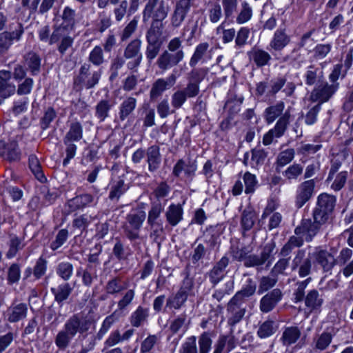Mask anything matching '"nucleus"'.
Returning a JSON list of instances; mask_svg holds the SVG:
<instances>
[{
	"instance_id": "2f4dec72",
	"label": "nucleus",
	"mask_w": 353,
	"mask_h": 353,
	"mask_svg": "<svg viewBox=\"0 0 353 353\" xmlns=\"http://www.w3.org/2000/svg\"><path fill=\"white\" fill-rule=\"evenodd\" d=\"M11 79V73L9 71H0V97L6 99L14 94L16 91L14 84L10 81Z\"/></svg>"
},
{
	"instance_id": "5701e85b",
	"label": "nucleus",
	"mask_w": 353,
	"mask_h": 353,
	"mask_svg": "<svg viewBox=\"0 0 353 353\" xmlns=\"http://www.w3.org/2000/svg\"><path fill=\"white\" fill-rule=\"evenodd\" d=\"M314 261L319 265L324 272L330 271L336 265L334 255L327 250L316 248L312 254Z\"/></svg>"
},
{
	"instance_id": "052dcab7",
	"label": "nucleus",
	"mask_w": 353,
	"mask_h": 353,
	"mask_svg": "<svg viewBox=\"0 0 353 353\" xmlns=\"http://www.w3.org/2000/svg\"><path fill=\"white\" fill-rule=\"evenodd\" d=\"M135 298L134 289L128 290L117 302V310L119 312L127 311Z\"/></svg>"
},
{
	"instance_id": "0e129e2a",
	"label": "nucleus",
	"mask_w": 353,
	"mask_h": 353,
	"mask_svg": "<svg viewBox=\"0 0 353 353\" xmlns=\"http://www.w3.org/2000/svg\"><path fill=\"white\" fill-rule=\"evenodd\" d=\"M189 321H188V316L186 314L183 313L177 316L170 323V330L172 334H176L181 329L184 328L185 330L188 329Z\"/></svg>"
},
{
	"instance_id": "39448f33",
	"label": "nucleus",
	"mask_w": 353,
	"mask_h": 353,
	"mask_svg": "<svg viewBox=\"0 0 353 353\" xmlns=\"http://www.w3.org/2000/svg\"><path fill=\"white\" fill-rule=\"evenodd\" d=\"M336 202V196L327 193L320 194L312 212V218H316L324 224L327 223L332 219Z\"/></svg>"
},
{
	"instance_id": "a19ab883",
	"label": "nucleus",
	"mask_w": 353,
	"mask_h": 353,
	"mask_svg": "<svg viewBox=\"0 0 353 353\" xmlns=\"http://www.w3.org/2000/svg\"><path fill=\"white\" fill-rule=\"evenodd\" d=\"M183 210L180 204H171L165 216L168 223L172 227L178 225L183 219Z\"/></svg>"
},
{
	"instance_id": "680f3d73",
	"label": "nucleus",
	"mask_w": 353,
	"mask_h": 353,
	"mask_svg": "<svg viewBox=\"0 0 353 353\" xmlns=\"http://www.w3.org/2000/svg\"><path fill=\"white\" fill-rule=\"evenodd\" d=\"M256 289L255 282L252 279H248L247 284L240 291L237 292L234 296L245 303L246 299L255 293Z\"/></svg>"
},
{
	"instance_id": "c85d7f7f",
	"label": "nucleus",
	"mask_w": 353,
	"mask_h": 353,
	"mask_svg": "<svg viewBox=\"0 0 353 353\" xmlns=\"http://www.w3.org/2000/svg\"><path fill=\"white\" fill-rule=\"evenodd\" d=\"M250 154V159L248 152L244 154L243 164L246 166H250L252 168H257L259 166L262 165L268 154L265 150L261 148H254L251 150Z\"/></svg>"
},
{
	"instance_id": "6e6d98bb",
	"label": "nucleus",
	"mask_w": 353,
	"mask_h": 353,
	"mask_svg": "<svg viewBox=\"0 0 353 353\" xmlns=\"http://www.w3.org/2000/svg\"><path fill=\"white\" fill-rule=\"evenodd\" d=\"M56 274L64 281H69L73 276V265L68 261H62L56 267Z\"/></svg>"
},
{
	"instance_id": "7ed1b4c3",
	"label": "nucleus",
	"mask_w": 353,
	"mask_h": 353,
	"mask_svg": "<svg viewBox=\"0 0 353 353\" xmlns=\"http://www.w3.org/2000/svg\"><path fill=\"white\" fill-rule=\"evenodd\" d=\"M182 43L183 41L179 37H174L168 43L167 49L160 54L156 61L157 66L162 72L183 60L185 53Z\"/></svg>"
},
{
	"instance_id": "3c124183",
	"label": "nucleus",
	"mask_w": 353,
	"mask_h": 353,
	"mask_svg": "<svg viewBox=\"0 0 353 353\" xmlns=\"http://www.w3.org/2000/svg\"><path fill=\"white\" fill-rule=\"evenodd\" d=\"M188 295L182 292V291H177L175 294L170 296L166 301V307L170 309L180 310L185 305L187 301Z\"/></svg>"
},
{
	"instance_id": "a18cd8bd",
	"label": "nucleus",
	"mask_w": 353,
	"mask_h": 353,
	"mask_svg": "<svg viewBox=\"0 0 353 353\" xmlns=\"http://www.w3.org/2000/svg\"><path fill=\"white\" fill-rule=\"evenodd\" d=\"M301 332L296 326L285 327L281 337V341L283 345L289 346L295 343L300 338Z\"/></svg>"
},
{
	"instance_id": "338daca9",
	"label": "nucleus",
	"mask_w": 353,
	"mask_h": 353,
	"mask_svg": "<svg viewBox=\"0 0 353 353\" xmlns=\"http://www.w3.org/2000/svg\"><path fill=\"white\" fill-rule=\"evenodd\" d=\"M112 107V105L109 100H101L95 107V116L100 121H103L108 117Z\"/></svg>"
},
{
	"instance_id": "f8f14e48",
	"label": "nucleus",
	"mask_w": 353,
	"mask_h": 353,
	"mask_svg": "<svg viewBox=\"0 0 353 353\" xmlns=\"http://www.w3.org/2000/svg\"><path fill=\"white\" fill-rule=\"evenodd\" d=\"M141 46V40L136 38L125 46L123 56L126 60H128L127 63L128 69L137 72L143 59Z\"/></svg>"
},
{
	"instance_id": "864d4df0",
	"label": "nucleus",
	"mask_w": 353,
	"mask_h": 353,
	"mask_svg": "<svg viewBox=\"0 0 353 353\" xmlns=\"http://www.w3.org/2000/svg\"><path fill=\"white\" fill-rule=\"evenodd\" d=\"M209 69L208 68H193L188 74L187 77L188 82L193 83L199 88L200 83L205 78L208 74Z\"/></svg>"
},
{
	"instance_id": "6e6552de",
	"label": "nucleus",
	"mask_w": 353,
	"mask_h": 353,
	"mask_svg": "<svg viewBox=\"0 0 353 353\" xmlns=\"http://www.w3.org/2000/svg\"><path fill=\"white\" fill-rule=\"evenodd\" d=\"M312 219L313 220L303 219L300 225L294 230V234L297 236L303 238V243L304 241L311 242L325 225L316 218Z\"/></svg>"
},
{
	"instance_id": "4d7b16f0",
	"label": "nucleus",
	"mask_w": 353,
	"mask_h": 353,
	"mask_svg": "<svg viewBox=\"0 0 353 353\" xmlns=\"http://www.w3.org/2000/svg\"><path fill=\"white\" fill-rule=\"evenodd\" d=\"M303 245V238L296 234L290 237L287 243L282 247L280 255L283 257L288 256L295 248H300Z\"/></svg>"
},
{
	"instance_id": "79ce46f5",
	"label": "nucleus",
	"mask_w": 353,
	"mask_h": 353,
	"mask_svg": "<svg viewBox=\"0 0 353 353\" xmlns=\"http://www.w3.org/2000/svg\"><path fill=\"white\" fill-rule=\"evenodd\" d=\"M196 165L194 163H186L183 159H179L174 165L172 174L176 177H179L182 173L188 177H192L195 174Z\"/></svg>"
},
{
	"instance_id": "f257e3e1",
	"label": "nucleus",
	"mask_w": 353,
	"mask_h": 353,
	"mask_svg": "<svg viewBox=\"0 0 353 353\" xmlns=\"http://www.w3.org/2000/svg\"><path fill=\"white\" fill-rule=\"evenodd\" d=\"M92 325V321L81 313L72 315L55 336V345L61 350H65L77 333L83 334L87 332Z\"/></svg>"
},
{
	"instance_id": "603ef678",
	"label": "nucleus",
	"mask_w": 353,
	"mask_h": 353,
	"mask_svg": "<svg viewBox=\"0 0 353 353\" xmlns=\"http://www.w3.org/2000/svg\"><path fill=\"white\" fill-rule=\"evenodd\" d=\"M253 16V9L252 6L246 1L241 3L240 9L236 17V23L238 24H244L251 20Z\"/></svg>"
},
{
	"instance_id": "b1692460",
	"label": "nucleus",
	"mask_w": 353,
	"mask_h": 353,
	"mask_svg": "<svg viewBox=\"0 0 353 353\" xmlns=\"http://www.w3.org/2000/svg\"><path fill=\"white\" fill-rule=\"evenodd\" d=\"M290 41L291 37L287 33L286 28L280 27L274 32L269 46L273 51L280 52L290 43Z\"/></svg>"
},
{
	"instance_id": "c9c22d12",
	"label": "nucleus",
	"mask_w": 353,
	"mask_h": 353,
	"mask_svg": "<svg viewBox=\"0 0 353 353\" xmlns=\"http://www.w3.org/2000/svg\"><path fill=\"white\" fill-rule=\"evenodd\" d=\"M128 283L122 277L114 276L110 279L105 285V291L109 295H117L127 290Z\"/></svg>"
},
{
	"instance_id": "dca6fc26",
	"label": "nucleus",
	"mask_w": 353,
	"mask_h": 353,
	"mask_svg": "<svg viewBox=\"0 0 353 353\" xmlns=\"http://www.w3.org/2000/svg\"><path fill=\"white\" fill-rule=\"evenodd\" d=\"M227 311L228 313V323L234 326L239 323L245 315V302L233 296L228 303Z\"/></svg>"
},
{
	"instance_id": "774afa93",
	"label": "nucleus",
	"mask_w": 353,
	"mask_h": 353,
	"mask_svg": "<svg viewBox=\"0 0 353 353\" xmlns=\"http://www.w3.org/2000/svg\"><path fill=\"white\" fill-rule=\"evenodd\" d=\"M332 341V334L327 332H323L320 335H318L314 338L313 342L316 349L320 351H323L330 345Z\"/></svg>"
},
{
	"instance_id": "c756f323",
	"label": "nucleus",
	"mask_w": 353,
	"mask_h": 353,
	"mask_svg": "<svg viewBox=\"0 0 353 353\" xmlns=\"http://www.w3.org/2000/svg\"><path fill=\"white\" fill-rule=\"evenodd\" d=\"M229 262V258L224 256L214 265L212 269L209 272L208 275L210 281L212 283L213 287L215 286L224 277L225 274V270L228 265Z\"/></svg>"
},
{
	"instance_id": "de8ad7c7",
	"label": "nucleus",
	"mask_w": 353,
	"mask_h": 353,
	"mask_svg": "<svg viewBox=\"0 0 353 353\" xmlns=\"http://www.w3.org/2000/svg\"><path fill=\"white\" fill-rule=\"evenodd\" d=\"M83 139V126L77 121L70 123L68 131L66 132L63 140L78 142Z\"/></svg>"
},
{
	"instance_id": "37998d69",
	"label": "nucleus",
	"mask_w": 353,
	"mask_h": 353,
	"mask_svg": "<svg viewBox=\"0 0 353 353\" xmlns=\"http://www.w3.org/2000/svg\"><path fill=\"white\" fill-rule=\"evenodd\" d=\"M137 99L128 96L125 97L119 106V119L121 121H125L135 110L137 107Z\"/></svg>"
},
{
	"instance_id": "72a5a7b5",
	"label": "nucleus",
	"mask_w": 353,
	"mask_h": 353,
	"mask_svg": "<svg viewBox=\"0 0 353 353\" xmlns=\"http://www.w3.org/2000/svg\"><path fill=\"white\" fill-rule=\"evenodd\" d=\"M28 307L26 303H14L6 311L7 320L10 323H16L26 318Z\"/></svg>"
},
{
	"instance_id": "c03bdc74",
	"label": "nucleus",
	"mask_w": 353,
	"mask_h": 353,
	"mask_svg": "<svg viewBox=\"0 0 353 353\" xmlns=\"http://www.w3.org/2000/svg\"><path fill=\"white\" fill-rule=\"evenodd\" d=\"M165 204L160 201H156L151 203V207L148 211V224L150 227L157 225V223H161L159 219L164 210Z\"/></svg>"
},
{
	"instance_id": "2eb2a0df",
	"label": "nucleus",
	"mask_w": 353,
	"mask_h": 353,
	"mask_svg": "<svg viewBox=\"0 0 353 353\" xmlns=\"http://www.w3.org/2000/svg\"><path fill=\"white\" fill-rule=\"evenodd\" d=\"M0 157L10 163L19 161L21 152L18 142L14 139L0 140Z\"/></svg>"
},
{
	"instance_id": "393cba45",
	"label": "nucleus",
	"mask_w": 353,
	"mask_h": 353,
	"mask_svg": "<svg viewBox=\"0 0 353 353\" xmlns=\"http://www.w3.org/2000/svg\"><path fill=\"white\" fill-rule=\"evenodd\" d=\"M283 296L280 289L275 288L263 296L260 301V310L264 313L272 311Z\"/></svg>"
},
{
	"instance_id": "9b49d317",
	"label": "nucleus",
	"mask_w": 353,
	"mask_h": 353,
	"mask_svg": "<svg viewBox=\"0 0 353 353\" xmlns=\"http://www.w3.org/2000/svg\"><path fill=\"white\" fill-rule=\"evenodd\" d=\"M101 74V68L91 70V65L84 63L79 69V74L74 79V84L83 86L86 89H91L98 84Z\"/></svg>"
},
{
	"instance_id": "0eeeda50",
	"label": "nucleus",
	"mask_w": 353,
	"mask_h": 353,
	"mask_svg": "<svg viewBox=\"0 0 353 353\" xmlns=\"http://www.w3.org/2000/svg\"><path fill=\"white\" fill-rule=\"evenodd\" d=\"M169 6L165 0H148L143 10V21H163L168 16Z\"/></svg>"
},
{
	"instance_id": "bf43d9fd",
	"label": "nucleus",
	"mask_w": 353,
	"mask_h": 353,
	"mask_svg": "<svg viewBox=\"0 0 353 353\" xmlns=\"http://www.w3.org/2000/svg\"><path fill=\"white\" fill-rule=\"evenodd\" d=\"M256 220V212L252 208H248L242 212L241 225L245 231H248L252 228Z\"/></svg>"
},
{
	"instance_id": "13d9d810",
	"label": "nucleus",
	"mask_w": 353,
	"mask_h": 353,
	"mask_svg": "<svg viewBox=\"0 0 353 353\" xmlns=\"http://www.w3.org/2000/svg\"><path fill=\"white\" fill-rule=\"evenodd\" d=\"M29 168L34 176L41 182H45L46 178L43 172L41 163L35 154H30L28 158Z\"/></svg>"
},
{
	"instance_id": "58836bf2",
	"label": "nucleus",
	"mask_w": 353,
	"mask_h": 353,
	"mask_svg": "<svg viewBox=\"0 0 353 353\" xmlns=\"http://www.w3.org/2000/svg\"><path fill=\"white\" fill-rule=\"evenodd\" d=\"M285 103L279 101L274 105L268 107L264 111V119L268 124L272 123L276 119H279L283 114Z\"/></svg>"
},
{
	"instance_id": "e2e57ef3",
	"label": "nucleus",
	"mask_w": 353,
	"mask_h": 353,
	"mask_svg": "<svg viewBox=\"0 0 353 353\" xmlns=\"http://www.w3.org/2000/svg\"><path fill=\"white\" fill-rule=\"evenodd\" d=\"M129 188L123 179H119L112 186L109 194V199L118 201L122 194Z\"/></svg>"
},
{
	"instance_id": "5fc2aeb1",
	"label": "nucleus",
	"mask_w": 353,
	"mask_h": 353,
	"mask_svg": "<svg viewBox=\"0 0 353 353\" xmlns=\"http://www.w3.org/2000/svg\"><path fill=\"white\" fill-rule=\"evenodd\" d=\"M23 239L18 237L15 234L10 235V240L8 243L9 249L6 252V257L12 259L14 257L17 252L23 248L25 244L23 242Z\"/></svg>"
},
{
	"instance_id": "412c9836",
	"label": "nucleus",
	"mask_w": 353,
	"mask_h": 353,
	"mask_svg": "<svg viewBox=\"0 0 353 353\" xmlns=\"http://www.w3.org/2000/svg\"><path fill=\"white\" fill-rule=\"evenodd\" d=\"M274 248V243L272 242L267 243L263 248V250L259 255H248L245 261L244 262V265L246 268H252L263 265L272 256Z\"/></svg>"
},
{
	"instance_id": "4468645a",
	"label": "nucleus",
	"mask_w": 353,
	"mask_h": 353,
	"mask_svg": "<svg viewBox=\"0 0 353 353\" xmlns=\"http://www.w3.org/2000/svg\"><path fill=\"white\" fill-rule=\"evenodd\" d=\"M200 92V88L193 83L188 84L185 88L176 90L171 97L172 106L175 109L181 108L188 98L196 97Z\"/></svg>"
},
{
	"instance_id": "ea45409f",
	"label": "nucleus",
	"mask_w": 353,
	"mask_h": 353,
	"mask_svg": "<svg viewBox=\"0 0 353 353\" xmlns=\"http://www.w3.org/2000/svg\"><path fill=\"white\" fill-rule=\"evenodd\" d=\"M190 10V8L176 3L170 18L171 26L173 28H177L181 26Z\"/></svg>"
},
{
	"instance_id": "ddd939ff",
	"label": "nucleus",
	"mask_w": 353,
	"mask_h": 353,
	"mask_svg": "<svg viewBox=\"0 0 353 353\" xmlns=\"http://www.w3.org/2000/svg\"><path fill=\"white\" fill-rule=\"evenodd\" d=\"M290 111L284 112V114L277 120L274 127L264 134L263 145H269L273 142L274 138H280L284 135L290 124Z\"/></svg>"
},
{
	"instance_id": "4be33fe9",
	"label": "nucleus",
	"mask_w": 353,
	"mask_h": 353,
	"mask_svg": "<svg viewBox=\"0 0 353 353\" xmlns=\"http://www.w3.org/2000/svg\"><path fill=\"white\" fill-rule=\"evenodd\" d=\"M305 253L303 250H299L292 260L291 269L292 271L298 269L300 277H305L311 273L312 261L309 257H305Z\"/></svg>"
},
{
	"instance_id": "bb28decb",
	"label": "nucleus",
	"mask_w": 353,
	"mask_h": 353,
	"mask_svg": "<svg viewBox=\"0 0 353 353\" xmlns=\"http://www.w3.org/2000/svg\"><path fill=\"white\" fill-rule=\"evenodd\" d=\"M237 345V339L231 332L229 334L219 336L214 345L213 353H229Z\"/></svg>"
},
{
	"instance_id": "aec40b11",
	"label": "nucleus",
	"mask_w": 353,
	"mask_h": 353,
	"mask_svg": "<svg viewBox=\"0 0 353 353\" xmlns=\"http://www.w3.org/2000/svg\"><path fill=\"white\" fill-rule=\"evenodd\" d=\"M213 48L210 47L209 43L202 42L199 43L194 49V51L190 59L189 65L194 68L198 63H207L212 58Z\"/></svg>"
},
{
	"instance_id": "9d476101",
	"label": "nucleus",
	"mask_w": 353,
	"mask_h": 353,
	"mask_svg": "<svg viewBox=\"0 0 353 353\" xmlns=\"http://www.w3.org/2000/svg\"><path fill=\"white\" fill-rule=\"evenodd\" d=\"M339 83L330 84L327 81H321L316 84L314 89L310 92L309 99L312 102H316L320 104V106L324 103L330 100L339 89Z\"/></svg>"
},
{
	"instance_id": "69168bd1",
	"label": "nucleus",
	"mask_w": 353,
	"mask_h": 353,
	"mask_svg": "<svg viewBox=\"0 0 353 353\" xmlns=\"http://www.w3.org/2000/svg\"><path fill=\"white\" fill-rule=\"evenodd\" d=\"M276 330V323L274 321L267 320L259 326L257 335L261 339H265L272 336Z\"/></svg>"
},
{
	"instance_id": "f704fd0d",
	"label": "nucleus",
	"mask_w": 353,
	"mask_h": 353,
	"mask_svg": "<svg viewBox=\"0 0 353 353\" xmlns=\"http://www.w3.org/2000/svg\"><path fill=\"white\" fill-rule=\"evenodd\" d=\"M51 292L54 295V301L59 305L62 306L63 303L69 298L73 288L68 282H64L56 287L51 288Z\"/></svg>"
},
{
	"instance_id": "20e7f679",
	"label": "nucleus",
	"mask_w": 353,
	"mask_h": 353,
	"mask_svg": "<svg viewBox=\"0 0 353 353\" xmlns=\"http://www.w3.org/2000/svg\"><path fill=\"white\" fill-rule=\"evenodd\" d=\"M182 43L183 41L179 37H174L168 43L167 49L160 54L156 61L157 66L162 72L183 60L185 53Z\"/></svg>"
},
{
	"instance_id": "49530a36",
	"label": "nucleus",
	"mask_w": 353,
	"mask_h": 353,
	"mask_svg": "<svg viewBox=\"0 0 353 353\" xmlns=\"http://www.w3.org/2000/svg\"><path fill=\"white\" fill-rule=\"evenodd\" d=\"M160 343V336L149 334L140 344V353H154Z\"/></svg>"
},
{
	"instance_id": "a211bd4d",
	"label": "nucleus",
	"mask_w": 353,
	"mask_h": 353,
	"mask_svg": "<svg viewBox=\"0 0 353 353\" xmlns=\"http://www.w3.org/2000/svg\"><path fill=\"white\" fill-rule=\"evenodd\" d=\"M23 25L17 24V28L12 32L4 31L0 33V57L8 52L14 41H19L23 34Z\"/></svg>"
},
{
	"instance_id": "473e14b6",
	"label": "nucleus",
	"mask_w": 353,
	"mask_h": 353,
	"mask_svg": "<svg viewBox=\"0 0 353 353\" xmlns=\"http://www.w3.org/2000/svg\"><path fill=\"white\" fill-rule=\"evenodd\" d=\"M303 300L306 308L310 312L320 311L324 303L323 295L315 289L310 290Z\"/></svg>"
},
{
	"instance_id": "6ab92c4d",
	"label": "nucleus",
	"mask_w": 353,
	"mask_h": 353,
	"mask_svg": "<svg viewBox=\"0 0 353 353\" xmlns=\"http://www.w3.org/2000/svg\"><path fill=\"white\" fill-rule=\"evenodd\" d=\"M314 188V179L305 181L298 185L294 201L297 208H302L312 198Z\"/></svg>"
},
{
	"instance_id": "f3484780",
	"label": "nucleus",
	"mask_w": 353,
	"mask_h": 353,
	"mask_svg": "<svg viewBox=\"0 0 353 353\" xmlns=\"http://www.w3.org/2000/svg\"><path fill=\"white\" fill-rule=\"evenodd\" d=\"M176 81V76L174 74H170L166 79L159 78L152 84L150 90V99L156 101L159 99L163 92L172 88Z\"/></svg>"
},
{
	"instance_id": "09e8293b",
	"label": "nucleus",
	"mask_w": 353,
	"mask_h": 353,
	"mask_svg": "<svg viewBox=\"0 0 353 353\" xmlns=\"http://www.w3.org/2000/svg\"><path fill=\"white\" fill-rule=\"evenodd\" d=\"M164 25L163 21H152L150 28L145 35L146 41L150 42H161Z\"/></svg>"
},
{
	"instance_id": "7c9ffc66",
	"label": "nucleus",
	"mask_w": 353,
	"mask_h": 353,
	"mask_svg": "<svg viewBox=\"0 0 353 353\" xmlns=\"http://www.w3.org/2000/svg\"><path fill=\"white\" fill-rule=\"evenodd\" d=\"M145 157L148 165V170L151 172L157 171L161 163V154L159 147L157 145L148 147L146 150Z\"/></svg>"
},
{
	"instance_id": "423d86ee",
	"label": "nucleus",
	"mask_w": 353,
	"mask_h": 353,
	"mask_svg": "<svg viewBox=\"0 0 353 353\" xmlns=\"http://www.w3.org/2000/svg\"><path fill=\"white\" fill-rule=\"evenodd\" d=\"M212 340L208 332H203L198 340L199 350L196 345V337H188L181 344L179 353H209L212 348Z\"/></svg>"
},
{
	"instance_id": "1a4fd4ad",
	"label": "nucleus",
	"mask_w": 353,
	"mask_h": 353,
	"mask_svg": "<svg viewBox=\"0 0 353 353\" xmlns=\"http://www.w3.org/2000/svg\"><path fill=\"white\" fill-rule=\"evenodd\" d=\"M146 214L143 210L130 213L126 216L123 231L126 237L131 241L139 239V231L145 219Z\"/></svg>"
},
{
	"instance_id": "e433bc0d",
	"label": "nucleus",
	"mask_w": 353,
	"mask_h": 353,
	"mask_svg": "<svg viewBox=\"0 0 353 353\" xmlns=\"http://www.w3.org/2000/svg\"><path fill=\"white\" fill-rule=\"evenodd\" d=\"M23 65L31 72L36 75L40 72L41 59L39 54L30 50L23 55Z\"/></svg>"
},
{
	"instance_id": "cd10ccee",
	"label": "nucleus",
	"mask_w": 353,
	"mask_h": 353,
	"mask_svg": "<svg viewBox=\"0 0 353 353\" xmlns=\"http://www.w3.org/2000/svg\"><path fill=\"white\" fill-rule=\"evenodd\" d=\"M248 55L250 61L258 68L270 65L272 60V57L268 52L256 47L249 51Z\"/></svg>"
},
{
	"instance_id": "f03ea898",
	"label": "nucleus",
	"mask_w": 353,
	"mask_h": 353,
	"mask_svg": "<svg viewBox=\"0 0 353 353\" xmlns=\"http://www.w3.org/2000/svg\"><path fill=\"white\" fill-rule=\"evenodd\" d=\"M39 39L50 46L56 44L57 50L63 56L72 48L74 37L70 35L68 29L63 26H55L51 32L48 26H44L38 30Z\"/></svg>"
},
{
	"instance_id": "4c0bfd02",
	"label": "nucleus",
	"mask_w": 353,
	"mask_h": 353,
	"mask_svg": "<svg viewBox=\"0 0 353 353\" xmlns=\"http://www.w3.org/2000/svg\"><path fill=\"white\" fill-rule=\"evenodd\" d=\"M149 317V309L143 306H138L131 314L129 321L134 327H139L147 323Z\"/></svg>"
},
{
	"instance_id": "8fccbe9b",
	"label": "nucleus",
	"mask_w": 353,
	"mask_h": 353,
	"mask_svg": "<svg viewBox=\"0 0 353 353\" xmlns=\"http://www.w3.org/2000/svg\"><path fill=\"white\" fill-rule=\"evenodd\" d=\"M89 64H92L96 67H101L107 61L103 50L101 46H95L90 52L88 57Z\"/></svg>"
},
{
	"instance_id": "a878e982",
	"label": "nucleus",
	"mask_w": 353,
	"mask_h": 353,
	"mask_svg": "<svg viewBox=\"0 0 353 353\" xmlns=\"http://www.w3.org/2000/svg\"><path fill=\"white\" fill-rule=\"evenodd\" d=\"M353 254L351 249L343 248L336 259H335L336 264L340 266L345 265L341 270V272L345 277H349L353 274V259L350 261Z\"/></svg>"
}]
</instances>
